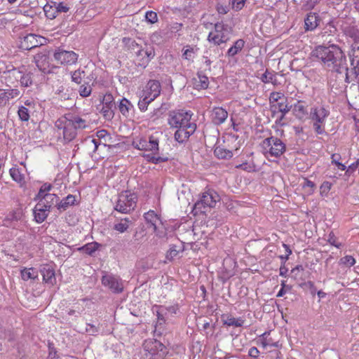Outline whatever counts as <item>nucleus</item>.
I'll list each match as a JSON object with an SVG mask.
<instances>
[{
    "label": "nucleus",
    "instance_id": "338daca9",
    "mask_svg": "<svg viewBox=\"0 0 359 359\" xmlns=\"http://www.w3.org/2000/svg\"><path fill=\"white\" fill-rule=\"evenodd\" d=\"M283 246L285 249L287 255H286L285 257H283V256H281L280 258L286 260L288 259V257L292 254V250L290 249V247L286 244H283Z\"/></svg>",
    "mask_w": 359,
    "mask_h": 359
},
{
    "label": "nucleus",
    "instance_id": "680f3d73",
    "mask_svg": "<svg viewBox=\"0 0 359 359\" xmlns=\"http://www.w3.org/2000/svg\"><path fill=\"white\" fill-rule=\"evenodd\" d=\"M259 354V351L255 346L251 347L248 351V355L252 358H257Z\"/></svg>",
    "mask_w": 359,
    "mask_h": 359
},
{
    "label": "nucleus",
    "instance_id": "ddd939ff",
    "mask_svg": "<svg viewBox=\"0 0 359 359\" xmlns=\"http://www.w3.org/2000/svg\"><path fill=\"white\" fill-rule=\"evenodd\" d=\"M102 283L114 293H120L123 290L122 280L112 274H105L102 278Z\"/></svg>",
    "mask_w": 359,
    "mask_h": 359
},
{
    "label": "nucleus",
    "instance_id": "f3484780",
    "mask_svg": "<svg viewBox=\"0 0 359 359\" xmlns=\"http://www.w3.org/2000/svg\"><path fill=\"white\" fill-rule=\"evenodd\" d=\"M23 213L21 209H16L7 214L4 224L8 227H16V223L22 219Z\"/></svg>",
    "mask_w": 359,
    "mask_h": 359
},
{
    "label": "nucleus",
    "instance_id": "37998d69",
    "mask_svg": "<svg viewBox=\"0 0 359 359\" xmlns=\"http://www.w3.org/2000/svg\"><path fill=\"white\" fill-rule=\"evenodd\" d=\"M18 114L20 119L22 121H27L29 118V109L25 106H21L19 107Z\"/></svg>",
    "mask_w": 359,
    "mask_h": 359
},
{
    "label": "nucleus",
    "instance_id": "b1692460",
    "mask_svg": "<svg viewBox=\"0 0 359 359\" xmlns=\"http://www.w3.org/2000/svg\"><path fill=\"white\" fill-rule=\"evenodd\" d=\"M292 108L293 114L299 120L304 119L308 114L304 102L302 100H298Z\"/></svg>",
    "mask_w": 359,
    "mask_h": 359
},
{
    "label": "nucleus",
    "instance_id": "ea45409f",
    "mask_svg": "<svg viewBox=\"0 0 359 359\" xmlns=\"http://www.w3.org/2000/svg\"><path fill=\"white\" fill-rule=\"evenodd\" d=\"M339 265L350 268L355 264V259L351 255H346L339 259Z\"/></svg>",
    "mask_w": 359,
    "mask_h": 359
},
{
    "label": "nucleus",
    "instance_id": "dca6fc26",
    "mask_svg": "<svg viewBox=\"0 0 359 359\" xmlns=\"http://www.w3.org/2000/svg\"><path fill=\"white\" fill-rule=\"evenodd\" d=\"M145 348H148L151 359H163L166 354L165 347L158 341H152L150 347H149V344H147Z\"/></svg>",
    "mask_w": 359,
    "mask_h": 359
},
{
    "label": "nucleus",
    "instance_id": "9b49d317",
    "mask_svg": "<svg viewBox=\"0 0 359 359\" xmlns=\"http://www.w3.org/2000/svg\"><path fill=\"white\" fill-rule=\"evenodd\" d=\"M53 57L60 65H72L77 62L79 55L72 50H66L58 48L55 50Z\"/></svg>",
    "mask_w": 359,
    "mask_h": 359
},
{
    "label": "nucleus",
    "instance_id": "de8ad7c7",
    "mask_svg": "<svg viewBox=\"0 0 359 359\" xmlns=\"http://www.w3.org/2000/svg\"><path fill=\"white\" fill-rule=\"evenodd\" d=\"M180 250L177 249L175 245H170L166 253V259L169 261L173 260L179 254Z\"/></svg>",
    "mask_w": 359,
    "mask_h": 359
},
{
    "label": "nucleus",
    "instance_id": "6ab92c4d",
    "mask_svg": "<svg viewBox=\"0 0 359 359\" xmlns=\"http://www.w3.org/2000/svg\"><path fill=\"white\" fill-rule=\"evenodd\" d=\"M50 209L43 203L38 202L34 209V219L37 223H42L48 217Z\"/></svg>",
    "mask_w": 359,
    "mask_h": 359
},
{
    "label": "nucleus",
    "instance_id": "5701e85b",
    "mask_svg": "<svg viewBox=\"0 0 359 359\" xmlns=\"http://www.w3.org/2000/svg\"><path fill=\"white\" fill-rule=\"evenodd\" d=\"M154 50L151 47L142 48L137 53V56L140 58V60L141 61L140 65H147L149 62L154 58Z\"/></svg>",
    "mask_w": 359,
    "mask_h": 359
},
{
    "label": "nucleus",
    "instance_id": "0eeeda50",
    "mask_svg": "<svg viewBox=\"0 0 359 359\" xmlns=\"http://www.w3.org/2000/svg\"><path fill=\"white\" fill-rule=\"evenodd\" d=\"M232 27L223 22L215 24L214 28L208 36V41L215 46H220L226 43L231 39Z\"/></svg>",
    "mask_w": 359,
    "mask_h": 359
},
{
    "label": "nucleus",
    "instance_id": "79ce46f5",
    "mask_svg": "<svg viewBox=\"0 0 359 359\" xmlns=\"http://www.w3.org/2000/svg\"><path fill=\"white\" fill-rule=\"evenodd\" d=\"M85 76V71L81 69H79L72 72V80L76 83H81L83 78Z\"/></svg>",
    "mask_w": 359,
    "mask_h": 359
},
{
    "label": "nucleus",
    "instance_id": "c756f323",
    "mask_svg": "<svg viewBox=\"0 0 359 359\" xmlns=\"http://www.w3.org/2000/svg\"><path fill=\"white\" fill-rule=\"evenodd\" d=\"M198 48L195 46H186L182 49V57L189 61H193L197 55Z\"/></svg>",
    "mask_w": 359,
    "mask_h": 359
},
{
    "label": "nucleus",
    "instance_id": "7ed1b4c3",
    "mask_svg": "<svg viewBox=\"0 0 359 359\" xmlns=\"http://www.w3.org/2000/svg\"><path fill=\"white\" fill-rule=\"evenodd\" d=\"M162 133L158 132L150 135H137L133 137L132 145L137 149L150 151L151 154H145L144 157L147 161L157 164L164 161L158 156L159 139Z\"/></svg>",
    "mask_w": 359,
    "mask_h": 359
},
{
    "label": "nucleus",
    "instance_id": "1a4fd4ad",
    "mask_svg": "<svg viewBox=\"0 0 359 359\" xmlns=\"http://www.w3.org/2000/svg\"><path fill=\"white\" fill-rule=\"evenodd\" d=\"M219 199V196L214 190L209 189L203 192L200 200L194 205V214L205 213L208 208L215 207Z\"/></svg>",
    "mask_w": 359,
    "mask_h": 359
},
{
    "label": "nucleus",
    "instance_id": "393cba45",
    "mask_svg": "<svg viewBox=\"0 0 359 359\" xmlns=\"http://www.w3.org/2000/svg\"><path fill=\"white\" fill-rule=\"evenodd\" d=\"M319 18L315 13H310L304 20L305 29L306 31H313L318 25Z\"/></svg>",
    "mask_w": 359,
    "mask_h": 359
},
{
    "label": "nucleus",
    "instance_id": "69168bd1",
    "mask_svg": "<svg viewBox=\"0 0 359 359\" xmlns=\"http://www.w3.org/2000/svg\"><path fill=\"white\" fill-rule=\"evenodd\" d=\"M305 285L309 287V289L311 290V293L312 294H314L316 293V288L314 285V283L312 281H308L305 283Z\"/></svg>",
    "mask_w": 359,
    "mask_h": 359
},
{
    "label": "nucleus",
    "instance_id": "412c9836",
    "mask_svg": "<svg viewBox=\"0 0 359 359\" xmlns=\"http://www.w3.org/2000/svg\"><path fill=\"white\" fill-rule=\"evenodd\" d=\"M41 273L43 276V280L51 285H54L56 281L55 271L51 266L44 265L41 269Z\"/></svg>",
    "mask_w": 359,
    "mask_h": 359
},
{
    "label": "nucleus",
    "instance_id": "f8f14e48",
    "mask_svg": "<svg viewBox=\"0 0 359 359\" xmlns=\"http://www.w3.org/2000/svg\"><path fill=\"white\" fill-rule=\"evenodd\" d=\"M46 43V38L34 34L25 36L20 41V47L25 50H30L35 47L42 46Z\"/></svg>",
    "mask_w": 359,
    "mask_h": 359
},
{
    "label": "nucleus",
    "instance_id": "2f4dec72",
    "mask_svg": "<svg viewBox=\"0 0 359 359\" xmlns=\"http://www.w3.org/2000/svg\"><path fill=\"white\" fill-rule=\"evenodd\" d=\"M58 199L57 195L54 194L43 195L40 198H35L36 201H38L39 203H43L46 206H48L49 209H50L55 203L57 202Z\"/></svg>",
    "mask_w": 359,
    "mask_h": 359
},
{
    "label": "nucleus",
    "instance_id": "8fccbe9b",
    "mask_svg": "<svg viewBox=\"0 0 359 359\" xmlns=\"http://www.w3.org/2000/svg\"><path fill=\"white\" fill-rule=\"evenodd\" d=\"M340 155L337 154H334L331 156L332 163L334 164L337 168L341 170H345L346 169V166L339 161L340 158Z\"/></svg>",
    "mask_w": 359,
    "mask_h": 359
},
{
    "label": "nucleus",
    "instance_id": "3c124183",
    "mask_svg": "<svg viewBox=\"0 0 359 359\" xmlns=\"http://www.w3.org/2000/svg\"><path fill=\"white\" fill-rule=\"evenodd\" d=\"M145 18L148 22L151 23V24H154L158 21L157 13L152 11L146 12Z\"/></svg>",
    "mask_w": 359,
    "mask_h": 359
},
{
    "label": "nucleus",
    "instance_id": "052dcab7",
    "mask_svg": "<svg viewBox=\"0 0 359 359\" xmlns=\"http://www.w3.org/2000/svg\"><path fill=\"white\" fill-rule=\"evenodd\" d=\"M6 95L8 97V100L10 99L15 98L20 95V91L18 89H11L6 91Z\"/></svg>",
    "mask_w": 359,
    "mask_h": 359
},
{
    "label": "nucleus",
    "instance_id": "774afa93",
    "mask_svg": "<svg viewBox=\"0 0 359 359\" xmlns=\"http://www.w3.org/2000/svg\"><path fill=\"white\" fill-rule=\"evenodd\" d=\"M57 10L59 12H64L66 13L69 11V8L62 4H59L57 6Z\"/></svg>",
    "mask_w": 359,
    "mask_h": 359
},
{
    "label": "nucleus",
    "instance_id": "a211bd4d",
    "mask_svg": "<svg viewBox=\"0 0 359 359\" xmlns=\"http://www.w3.org/2000/svg\"><path fill=\"white\" fill-rule=\"evenodd\" d=\"M133 224L130 218H116L114 222L112 229L118 233H123L128 231Z\"/></svg>",
    "mask_w": 359,
    "mask_h": 359
},
{
    "label": "nucleus",
    "instance_id": "72a5a7b5",
    "mask_svg": "<svg viewBox=\"0 0 359 359\" xmlns=\"http://www.w3.org/2000/svg\"><path fill=\"white\" fill-rule=\"evenodd\" d=\"M118 107L121 114L126 116H129L133 111V105L126 98L121 100Z\"/></svg>",
    "mask_w": 359,
    "mask_h": 359
},
{
    "label": "nucleus",
    "instance_id": "603ef678",
    "mask_svg": "<svg viewBox=\"0 0 359 359\" xmlns=\"http://www.w3.org/2000/svg\"><path fill=\"white\" fill-rule=\"evenodd\" d=\"M275 79V75L268 70H266V72L262 74L261 77V80L264 83H273V80Z\"/></svg>",
    "mask_w": 359,
    "mask_h": 359
},
{
    "label": "nucleus",
    "instance_id": "c9c22d12",
    "mask_svg": "<svg viewBox=\"0 0 359 359\" xmlns=\"http://www.w3.org/2000/svg\"><path fill=\"white\" fill-rule=\"evenodd\" d=\"M9 173L12 179L17 183L22 185L25 184V176L21 173L18 168H12L9 170Z\"/></svg>",
    "mask_w": 359,
    "mask_h": 359
},
{
    "label": "nucleus",
    "instance_id": "13d9d810",
    "mask_svg": "<svg viewBox=\"0 0 359 359\" xmlns=\"http://www.w3.org/2000/svg\"><path fill=\"white\" fill-rule=\"evenodd\" d=\"M343 30L346 35L351 38H354L356 36V30L353 27H344Z\"/></svg>",
    "mask_w": 359,
    "mask_h": 359
},
{
    "label": "nucleus",
    "instance_id": "473e14b6",
    "mask_svg": "<svg viewBox=\"0 0 359 359\" xmlns=\"http://www.w3.org/2000/svg\"><path fill=\"white\" fill-rule=\"evenodd\" d=\"M21 278L23 280H36L38 278V271L34 268H24L20 271Z\"/></svg>",
    "mask_w": 359,
    "mask_h": 359
},
{
    "label": "nucleus",
    "instance_id": "4be33fe9",
    "mask_svg": "<svg viewBox=\"0 0 359 359\" xmlns=\"http://www.w3.org/2000/svg\"><path fill=\"white\" fill-rule=\"evenodd\" d=\"M144 218L146 222L153 228L154 231H156L158 224H161L160 215L154 210H150L147 212H145L144 214Z\"/></svg>",
    "mask_w": 359,
    "mask_h": 359
},
{
    "label": "nucleus",
    "instance_id": "c03bdc74",
    "mask_svg": "<svg viewBox=\"0 0 359 359\" xmlns=\"http://www.w3.org/2000/svg\"><path fill=\"white\" fill-rule=\"evenodd\" d=\"M92 92L91 86L88 83H85L79 87V95L83 97H88Z\"/></svg>",
    "mask_w": 359,
    "mask_h": 359
},
{
    "label": "nucleus",
    "instance_id": "49530a36",
    "mask_svg": "<svg viewBox=\"0 0 359 359\" xmlns=\"http://www.w3.org/2000/svg\"><path fill=\"white\" fill-rule=\"evenodd\" d=\"M286 98L284 94L281 92H272L269 96V102L271 104H273L283 100Z\"/></svg>",
    "mask_w": 359,
    "mask_h": 359
},
{
    "label": "nucleus",
    "instance_id": "09e8293b",
    "mask_svg": "<svg viewBox=\"0 0 359 359\" xmlns=\"http://www.w3.org/2000/svg\"><path fill=\"white\" fill-rule=\"evenodd\" d=\"M52 185L48 183L43 184L36 195V198H40L41 196L46 194H50L48 192L51 190Z\"/></svg>",
    "mask_w": 359,
    "mask_h": 359
},
{
    "label": "nucleus",
    "instance_id": "6e6552de",
    "mask_svg": "<svg viewBox=\"0 0 359 359\" xmlns=\"http://www.w3.org/2000/svg\"><path fill=\"white\" fill-rule=\"evenodd\" d=\"M329 114V110L323 106H314L311 108L309 118L313 122V130L318 135L325 133V125Z\"/></svg>",
    "mask_w": 359,
    "mask_h": 359
},
{
    "label": "nucleus",
    "instance_id": "a878e982",
    "mask_svg": "<svg viewBox=\"0 0 359 359\" xmlns=\"http://www.w3.org/2000/svg\"><path fill=\"white\" fill-rule=\"evenodd\" d=\"M245 42L243 39H237L233 44L227 50L226 55L228 57H233L238 54L244 48Z\"/></svg>",
    "mask_w": 359,
    "mask_h": 359
},
{
    "label": "nucleus",
    "instance_id": "5fc2aeb1",
    "mask_svg": "<svg viewBox=\"0 0 359 359\" xmlns=\"http://www.w3.org/2000/svg\"><path fill=\"white\" fill-rule=\"evenodd\" d=\"M356 169L359 170V159L348 166L346 171V174L351 175Z\"/></svg>",
    "mask_w": 359,
    "mask_h": 359
},
{
    "label": "nucleus",
    "instance_id": "f257e3e1",
    "mask_svg": "<svg viewBox=\"0 0 359 359\" xmlns=\"http://www.w3.org/2000/svg\"><path fill=\"white\" fill-rule=\"evenodd\" d=\"M313 55L328 68L341 74L345 72L348 79V67L344 53L337 45L332 44L328 46H319L313 51Z\"/></svg>",
    "mask_w": 359,
    "mask_h": 359
},
{
    "label": "nucleus",
    "instance_id": "0e129e2a",
    "mask_svg": "<svg viewBox=\"0 0 359 359\" xmlns=\"http://www.w3.org/2000/svg\"><path fill=\"white\" fill-rule=\"evenodd\" d=\"M329 242L331 245L335 246L337 248H339L341 246V244L336 241L334 236H330Z\"/></svg>",
    "mask_w": 359,
    "mask_h": 359
},
{
    "label": "nucleus",
    "instance_id": "4468645a",
    "mask_svg": "<svg viewBox=\"0 0 359 359\" xmlns=\"http://www.w3.org/2000/svg\"><path fill=\"white\" fill-rule=\"evenodd\" d=\"M178 310L177 305L165 306L162 305H154L152 306V311L156 313L159 324L165 322V316L168 314H175Z\"/></svg>",
    "mask_w": 359,
    "mask_h": 359
},
{
    "label": "nucleus",
    "instance_id": "423d86ee",
    "mask_svg": "<svg viewBox=\"0 0 359 359\" xmlns=\"http://www.w3.org/2000/svg\"><path fill=\"white\" fill-rule=\"evenodd\" d=\"M260 146L262 154L267 158L279 157L286 150L285 144L281 140L273 136L264 139Z\"/></svg>",
    "mask_w": 359,
    "mask_h": 359
},
{
    "label": "nucleus",
    "instance_id": "2eb2a0df",
    "mask_svg": "<svg viewBox=\"0 0 359 359\" xmlns=\"http://www.w3.org/2000/svg\"><path fill=\"white\" fill-rule=\"evenodd\" d=\"M34 59L36 67L41 72L44 74H50L52 72L49 57L46 51L36 54Z\"/></svg>",
    "mask_w": 359,
    "mask_h": 359
},
{
    "label": "nucleus",
    "instance_id": "20e7f679",
    "mask_svg": "<svg viewBox=\"0 0 359 359\" xmlns=\"http://www.w3.org/2000/svg\"><path fill=\"white\" fill-rule=\"evenodd\" d=\"M89 125V121L78 115L67 114L55 121V127L62 130L65 142H70L76 136L78 129H84Z\"/></svg>",
    "mask_w": 359,
    "mask_h": 359
},
{
    "label": "nucleus",
    "instance_id": "cd10ccee",
    "mask_svg": "<svg viewBox=\"0 0 359 359\" xmlns=\"http://www.w3.org/2000/svg\"><path fill=\"white\" fill-rule=\"evenodd\" d=\"M351 67L355 75H359V47L352 48L350 54Z\"/></svg>",
    "mask_w": 359,
    "mask_h": 359
},
{
    "label": "nucleus",
    "instance_id": "f704fd0d",
    "mask_svg": "<svg viewBox=\"0 0 359 359\" xmlns=\"http://www.w3.org/2000/svg\"><path fill=\"white\" fill-rule=\"evenodd\" d=\"M276 107L281 113V118H284L285 115L291 110L292 105H289L286 97L280 102H278Z\"/></svg>",
    "mask_w": 359,
    "mask_h": 359
},
{
    "label": "nucleus",
    "instance_id": "58836bf2",
    "mask_svg": "<svg viewBox=\"0 0 359 359\" xmlns=\"http://www.w3.org/2000/svg\"><path fill=\"white\" fill-rule=\"evenodd\" d=\"M99 247V243L96 242H92L83 245L80 250L89 255H92L98 249Z\"/></svg>",
    "mask_w": 359,
    "mask_h": 359
},
{
    "label": "nucleus",
    "instance_id": "9d476101",
    "mask_svg": "<svg viewBox=\"0 0 359 359\" xmlns=\"http://www.w3.org/2000/svg\"><path fill=\"white\" fill-rule=\"evenodd\" d=\"M137 197L135 194L126 191L118 195L114 209L121 213L126 214L133 210L136 206Z\"/></svg>",
    "mask_w": 359,
    "mask_h": 359
},
{
    "label": "nucleus",
    "instance_id": "f03ea898",
    "mask_svg": "<svg viewBox=\"0 0 359 359\" xmlns=\"http://www.w3.org/2000/svg\"><path fill=\"white\" fill-rule=\"evenodd\" d=\"M193 113L191 111L178 110L171 111L168 116V124L176 128L174 137L179 143L186 142L194 133L196 124L191 121Z\"/></svg>",
    "mask_w": 359,
    "mask_h": 359
},
{
    "label": "nucleus",
    "instance_id": "e2e57ef3",
    "mask_svg": "<svg viewBox=\"0 0 359 359\" xmlns=\"http://www.w3.org/2000/svg\"><path fill=\"white\" fill-rule=\"evenodd\" d=\"M86 332H89L90 334H94L97 332V330L94 325L91 324H87Z\"/></svg>",
    "mask_w": 359,
    "mask_h": 359
},
{
    "label": "nucleus",
    "instance_id": "4d7b16f0",
    "mask_svg": "<svg viewBox=\"0 0 359 359\" xmlns=\"http://www.w3.org/2000/svg\"><path fill=\"white\" fill-rule=\"evenodd\" d=\"M236 168H241V169H242L243 170H246V171H248V172L254 170V165L253 164H250V163H242V164H240L238 165H236Z\"/></svg>",
    "mask_w": 359,
    "mask_h": 359
},
{
    "label": "nucleus",
    "instance_id": "c85d7f7f",
    "mask_svg": "<svg viewBox=\"0 0 359 359\" xmlns=\"http://www.w3.org/2000/svg\"><path fill=\"white\" fill-rule=\"evenodd\" d=\"M222 319L224 324L229 327H242L245 322V320L241 318H236L229 315L223 316Z\"/></svg>",
    "mask_w": 359,
    "mask_h": 359
},
{
    "label": "nucleus",
    "instance_id": "a19ab883",
    "mask_svg": "<svg viewBox=\"0 0 359 359\" xmlns=\"http://www.w3.org/2000/svg\"><path fill=\"white\" fill-rule=\"evenodd\" d=\"M332 183L328 181L323 182L320 187V194L322 197H327L332 188Z\"/></svg>",
    "mask_w": 359,
    "mask_h": 359
},
{
    "label": "nucleus",
    "instance_id": "864d4df0",
    "mask_svg": "<svg viewBox=\"0 0 359 359\" xmlns=\"http://www.w3.org/2000/svg\"><path fill=\"white\" fill-rule=\"evenodd\" d=\"M245 1L246 0H231L233 9L236 11L241 10L245 6Z\"/></svg>",
    "mask_w": 359,
    "mask_h": 359
},
{
    "label": "nucleus",
    "instance_id": "e433bc0d",
    "mask_svg": "<svg viewBox=\"0 0 359 359\" xmlns=\"http://www.w3.org/2000/svg\"><path fill=\"white\" fill-rule=\"evenodd\" d=\"M214 154L218 158L222 159L230 158L233 155L231 151L222 147H217L215 149Z\"/></svg>",
    "mask_w": 359,
    "mask_h": 359
},
{
    "label": "nucleus",
    "instance_id": "bf43d9fd",
    "mask_svg": "<svg viewBox=\"0 0 359 359\" xmlns=\"http://www.w3.org/2000/svg\"><path fill=\"white\" fill-rule=\"evenodd\" d=\"M8 101V97L6 95V91L0 90V106H4Z\"/></svg>",
    "mask_w": 359,
    "mask_h": 359
},
{
    "label": "nucleus",
    "instance_id": "aec40b11",
    "mask_svg": "<svg viewBox=\"0 0 359 359\" xmlns=\"http://www.w3.org/2000/svg\"><path fill=\"white\" fill-rule=\"evenodd\" d=\"M211 116L213 123L217 125H220L226 120L228 112L222 107H214Z\"/></svg>",
    "mask_w": 359,
    "mask_h": 359
},
{
    "label": "nucleus",
    "instance_id": "6e6d98bb",
    "mask_svg": "<svg viewBox=\"0 0 359 359\" xmlns=\"http://www.w3.org/2000/svg\"><path fill=\"white\" fill-rule=\"evenodd\" d=\"M99 139H89L86 140V143L88 145V147H93V151L97 150L99 144H100Z\"/></svg>",
    "mask_w": 359,
    "mask_h": 359
},
{
    "label": "nucleus",
    "instance_id": "bb28decb",
    "mask_svg": "<svg viewBox=\"0 0 359 359\" xmlns=\"http://www.w3.org/2000/svg\"><path fill=\"white\" fill-rule=\"evenodd\" d=\"M11 74L16 79H20V83L22 86L28 87L32 83V74L30 73L22 74L20 70L13 69Z\"/></svg>",
    "mask_w": 359,
    "mask_h": 359
},
{
    "label": "nucleus",
    "instance_id": "39448f33",
    "mask_svg": "<svg viewBox=\"0 0 359 359\" xmlns=\"http://www.w3.org/2000/svg\"><path fill=\"white\" fill-rule=\"evenodd\" d=\"M161 90V84L158 81H149L142 92L140 99L138 102V107L140 111H146L147 109L148 104L153 102L160 95Z\"/></svg>",
    "mask_w": 359,
    "mask_h": 359
},
{
    "label": "nucleus",
    "instance_id": "4c0bfd02",
    "mask_svg": "<svg viewBox=\"0 0 359 359\" xmlns=\"http://www.w3.org/2000/svg\"><path fill=\"white\" fill-rule=\"evenodd\" d=\"M75 201V196L72 195H68L66 198H65L59 203H57V209L65 210L69 206L74 205Z\"/></svg>",
    "mask_w": 359,
    "mask_h": 359
},
{
    "label": "nucleus",
    "instance_id": "a18cd8bd",
    "mask_svg": "<svg viewBox=\"0 0 359 359\" xmlns=\"http://www.w3.org/2000/svg\"><path fill=\"white\" fill-rule=\"evenodd\" d=\"M302 187L306 190V191L309 194H312L314 192V188H315L316 185H315L314 182H313L312 181H311L306 178H304V182L302 184Z\"/></svg>",
    "mask_w": 359,
    "mask_h": 359
},
{
    "label": "nucleus",
    "instance_id": "7c9ffc66",
    "mask_svg": "<svg viewBox=\"0 0 359 359\" xmlns=\"http://www.w3.org/2000/svg\"><path fill=\"white\" fill-rule=\"evenodd\" d=\"M194 85L196 89H206L209 86L208 76L202 74H198L194 79Z\"/></svg>",
    "mask_w": 359,
    "mask_h": 359
}]
</instances>
